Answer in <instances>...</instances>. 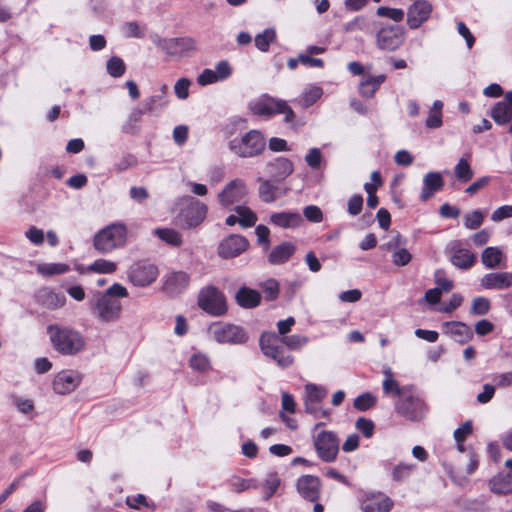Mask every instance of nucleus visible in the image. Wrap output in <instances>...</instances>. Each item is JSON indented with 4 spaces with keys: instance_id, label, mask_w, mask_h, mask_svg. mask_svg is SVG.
Wrapping results in <instances>:
<instances>
[{
    "instance_id": "774afa93",
    "label": "nucleus",
    "mask_w": 512,
    "mask_h": 512,
    "mask_svg": "<svg viewBox=\"0 0 512 512\" xmlns=\"http://www.w3.org/2000/svg\"><path fill=\"white\" fill-rule=\"evenodd\" d=\"M138 164V159L133 154H125L118 163L115 164V169L118 172L124 171L130 167H134Z\"/></svg>"
},
{
    "instance_id": "f03ea898",
    "label": "nucleus",
    "mask_w": 512,
    "mask_h": 512,
    "mask_svg": "<svg viewBox=\"0 0 512 512\" xmlns=\"http://www.w3.org/2000/svg\"><path fill=\"white\" fill-rule=\"evenodd\" d=\"M128 229L121 222L111 223L99 230L93 238V247L99 253L107 254L126 244Z\"/></svg>"
},
{
    "instance_id": "e433bc0d",
    "label": "nucleus",
    "mask_w": 512,
    "mask_h": 512,
    "mask_svg": "<svg viewBox=\"0 0 512 512\" xmlns=\"http://www.w3.org/2000/svg\"><path fill=\"white\" fill-rule=\"evenodd\" d=\"M217 71H213L210 69H205L199 76H198V83L202 86L212 84L216 82L219 79H222L224 76V61H220L216 66Z\"/></svg>"
},
{
    "instance_id": "c03bdc74",
    "label": "nucleus",
    "mask_w": 512,
    "mask_h": 512,
    "mask_svg": "<svg viewBox=\"0 0 512 512\" xmlns=\"http://www.w3.org/2000/svg\"><path fill=\"white\" fill-rule=\"evenodd\" d=\"M281 483L280 477L276 472H271L267 475L264 483H263V490L264 500L270 499L277 491Z\"/></svg>"
},
{
    "instance_id": "f3484780",
    "label": "nucleus",
    "mask_w": 512,
    "mask_h": 512,
    "mask_svg": "<svg viewBox=\"0 0 512 512\" xmlns=\"http://www.w3.org/2000/svg\"><path fill=\"white\" fill-rule=\"evenodd\" d=\"M82 376L74 370H63L53 380V389L57 394L65 395L74 391L81 383Z\"/></svg>"
},
{
    "instance_id": "20e7f679",
    "label": "nucleus",
    "mask_w": 512,
    "mask_h": 512,
    "mask_svg": "<svg viewBox=\"0 0 512 512\" xmlns=\"http://www.w3.org/2000/svg\"><path fill=\"white\" fill-rule=\"evenodd\" d=\"M259 345L263 354L273 359L280 367L287 368L292 365L294 358L287 353L281 343V339L274 332H263L259 339Z\"/></svg>"
},
{
    "instance_id": "a18cd8bd",
    "label": "nucleus",
    "mask_w": 512,
    "mask_h": 512,
    "mask_svg": "<svg viewBox=\"0 0 512 512\" xmlns=\"http://www.w3.org/2000/svg\"><path fill=\"white\" fill-rule=\"evenodd\" d=\"M229 487L232 491L240 493L248 489H257L258 484L253 479L246 480L237 476H233L229 479Z\"/></svg>"
},
{
    "instance_id": "c85d7f7f",
    "label": "nucleus",
    "mask_w": 512,
    "mask_h": 512,
    "mask_svg": "<svg viewBox=\"0 0 512 512\" xmlns=\"http://www.w3.org/2000/svg\"><path fill=\"white\" fill-rule=\"evenodd\" d=\"M236 303L245 309L257 307L261 302V294L254 289L241 287L235 294Z\"/></svg>"
},
{
    "instance_id": "7ed1b4c3",
    "label": "nucleus",
    "mask_w": 512,
    "mask_h": 512,
    "mask_svg": "<svg viewBox=\"0 0 512 512\" xmlns=\"http://www.w3.org/2000/svg\"><path fill=\"white\" fill-rule=\"evenodd\" d=\"M249 108L253 114L259 116L270 117L275 114H284L286 123H293L295 119V114L286 101L268 95H263L251 102Z\"/></svg>"
},
{
    "instance_id": "4468645a",
    "label": "nucleus",
    "mask_w": 512,
    "mask_h": 512,
    "mask_svg": "<svg viewBox=\"0 0 512 512\" xmlns=\"http://www.w3.org/2000/svg\"><path fill=\"white\" fill-rule=\"evenodd\" d=\"M405 245L406 239L399 233H396L382 248L392 253V262L394 265L405 266L412 259V255L405 248Z\"/></svg>"
},
{
    "instance_id": "6ab92c4d",
    "label": "nucleus",
    "mask_w": 512,
    "mask_h": 512,
    "mask_svg": "<svg viewBox=\"0 0 512 512\" xmlns=\"http://www.w3.org/2000/svg\"><path fill=\"white\" fill-rule=\"evenodd\" d=\"M296 488L304 499L315 502L320 497L321 482L317 476L303 475L298 478Z\"/></svg>"
},
{
    "instance_id": "a19ab883",
    "label": "nucleus",
    "mask_w": 512,
    "mask_h": 512,
    "mask_svg": "<svg viewBox=\"0 0 512 512\" xmlns=\"http://www.w3.org/2000/svg\"><path fill=\"white\" fill-rule=\"evenodd\" d=\"M89 272L99 274H113L117 270V264L113 261L103 258L96 259L92 264L87 266Z\"/></svg>"
},
{
    "instance_id": "393cba45",
    "label": "nucleus",
    "mask_w": 512,
    "mask_h": 512,
    "mask_svg": "<svg viewBox=\"0 0 512 512\" xmlns=\"http://www.w3.org/2000/svg\"><path fill=\"white\" fill-rule=\"evenodd\" d=\"M270 222L280 228L295 229L303 224V218L298 212L283 211L271 214Z\"/></svg>"
},
{
    "instance_id": "58836bf2",
    "label": "nucleus",
    "mask_w": 512,
    "mask_h": 512,
    "mask_svg": "<svg viewBox=\"0 0 512 512\" xmlns=\"http://www.w3.org/2000/svg\"><path fill=\"white\" fill-rule=\"evenodd\" d=\"M248 340L245 329L237 325L226 326V342L231 344H244Z\"/></svg>"
},
{
    "instance_id": "39448f33",
    "label": "nucleus",
    "mask_w": 512,
    "mask_h": 512,
    "mask_svg": "<svg viewBox=\"0 0 512 512\" xmlns=\"http://www.w3.org/2000/svg\"><path fill=\"white\" fill-rule=\"evenodd\" d=\"M265 139L257 130H251L241 138L229 142V149L239 157H254L265 149Z\"/></svg>"
},
{
    "instance_id": "9b49d317",
    "label": "nucleus",
    "mask_w": 512,
    "mask_h": 512,
    "mask_svg": "<svg viewBox=\"0 0 512 512\" xmlns=\"http://www.w3.org/2000/svg\"><path fill=\"white\" fill-rule=\"evenodd\" d=\"M395 409L397 413L411 421L422 419L426 410L424 402L410 390L398 399Z\"/></svg>"
},
{
    "instance_id": "412c9836",
    "label": "nucleus",
    "mask_w": 512,
    "mask_h": 512,
    "mask_svg": "<svg viewBox=\"0 0 512 512\" xmlns=\"http://www.w3.org/2000/svg\"><path fill=\"white\" fill-rule=\"evenodd\" d=\"M190 283V276L184 271H176L167 275L163 291L170 295L175 296L182 293Z\"/></svg>"
},
{
    "instance_id": "3c124183",
    "label": "nucleus",
    "mask_w": 512,
    "mask_h": 512,
    "mask_svg": "<svg viewBox=\"0 0 512 512\" xmlns=\"http://www.w3.org/2000/svg\"><path fill=\"white\" fill-rule=\"evenodd\" d=\"M259 197L265 203H272L276 201V188L269 180H261V184L259 186Z\"/></svg>"
},
{
    "instance_id": "6e6552de",
    "label": "nucleus",
    "mask_w": 512,
    "mask_h": 512,
    "mask_svg": "<svg viewBox=\"0 0 512 512\" xmlns=\"http://www.w3.org/2000/svg\"><path fill=\"white\" fill-rule=\"evenodd\" d=\"M207 207L193 197L183 199L179 213V221L182 227L192 228L198 226L205 218Z\"/></svg>"
},
{
    "instance_id": "e2e57ef3",
    "label": "nucleus",
    "mask_w": 512,
    "mask_h": 512,
    "mask_svg": "<svg viewBox=\"0 0 512 512\" xmlns=\"http://www.w3.org/2000/svg\"><path fill=\"white\" fill-rule=\"evenodd\" d=\"M305 218L313 223H320L323 220V213L318 206L309 205L303 210Z\"/></svg>"
},
{
    "instance_id": "2f4dec72",
    "label": "nucleus",
    "mask_w": 512,
    "mask_h": 512,
    "mask_svg": "<svg viewBox=\"0 0 512 512\" xmlns=\"http://www.w3.org/2000/svg\"><path fill=\"white\" fill-rule=\"evenodd\" d=\"M385 379L383 380L382 387L386 396H397L400 399L409 389L401 387L398 381L394 378L390 367L383 370Z\"/></svg>"
},
{
    "instance_id": "4d7b16f0",
    "label": "nucleus",
    "mask_w": 512,
    "mask_h": 512,
    "mask_svg": "<svg viewBox=\"0 0 512 512\" xmlns=\"http://www.w3.org/2000/svg\"><path fill=\"white\" fill-rule=\"evenodd\" d=\"M280 339L282 344L292 350H298L308 343V338L306 336L297 334L284 336Z\"/></svg>"
},
{
    "instance_id": "bb28decb",
    "label": "nucleus",
    "mask_w": 512,
    "mask_h": 512,
    "mask_svg": "<svg viewBox=\"0 0 512 512\" xmlns=\"http://www.w3.org/2000/svg\"><path fill=\"white\" fill-rule=\"evenodd\" d=\"M443 186L444 180L439 172H428L423 178V187L420 194L421 200L424 202L429 200Z\"/></svg>"
},
{
    "instance_id": "4be33fe9",
    "label": "nucleus",
    "mask_w": 512,
    "mask_h": 512,
    "mask_svg": "<svg viewBox=\"0 0 512 512\" xmlns=\"http://www.w3.org/2000/svg\"><path fill=\"white\" fill-rule=\"evenodd\" d=\"M234 214L226 217V225L239 224L242 228H250L257 222V215L247 206L238 205L233 208Z\"/></svg>"
},
{
    "instance_id": "864d4df0",
    "label": "nucleus",
    "mask_w": 512,
    "mask_h": 512,
    "mask_svg": "<svg viewBox=\"0 0 512 512\" xmlns=\"http://www.w3.org/2000/svg\"><path fill=\"white\" fill-rule=\"evenodd\" d=\"M491 308L489 299L479 296L473 299L470 313L476 316L486 315Z\"/></svg>"
},
{
    "instance_id": "f8f14e48",
    "label": "nucleus",
    "mask_w": 512,
    "mask_h": 512,
    "mask_svg": "<svg viewBox=\"0 0 512 512\" xmlns=\"http://www.w3.org/2000/svg\"><path fill=\"white\" fill-rule=\"evenodd\" d=\"M405 31L400 26L389 25L376 33L377 47L385 51H394L404 42Z\"/></svg>"
},
{
    "instance_id": "9d476101",
    "label": "nucleus",
    "mask_w": 512,
    "mask_h": 512,
    "mask_svg": "<svg viewBox=\"0 0 512 512\" xmlns=\"http://www.w3.org/2000/svg\"><path fill=\"white\" fill-rule=\"evenodd\" d=\"M314 447L322 461L333 462L339 452V439L332 431H322L314 437Z\"/></svg>"
},
{
    "instance_id": "69168bd1",
    "label": "nucleus",
    "mask_w": 512,
    "mask_h": 512,
    "mask_svg": "<svg viewBox=\"0 0 512 512\" xmlns=\"http://www.w3.org/2000/svg\"><path fill=\"white\" fill-rule=\"evenodd\" d=\"M508 218H512V205L500 206L491 214V220L493 222H500Z\"/></svg>"
},
{
    "instance_id": "1a4fd4ad",
    "label": "nucleus",
    "mask_w": 512,
    "mask_h": 512,
    "mask_svg": "<svg viewBox=\"0 0 512 512\" xmlns=\"http://www.w3.org/2000/svg\"><path fill=\"white\" fill-rule=\"evenodd\" d=\"M95 309L97 317L105 323L118 321L121 317L122 304L118 299L107 297L99 293L91 305Z\"/></svg>"
},
{
    "instance_id": "338daca9",
    "label": "nucleus",
    "mask_w": 512,
    "mask_h": 512,
    "mask_svg": "<svg viewBox=\"0 0 512 512\" xmlns=\"http://www.w3.org/2000/svg\"><path fill=\"white\" fill-rule=\"evenodd\" d=\"M473 426L471 421H466L463 425L454 431V439L456 442H464L465 439L472 433Z\"/></svg>"
},
{
    "instance_id": "ea45409f",
    "label": "nucleus",
    "mask_w": 512,
    "mask_h": 512,
    "mask_svg": "<svg viewBox=\"0 0 512 512\" xmlns=\"http://www.w3.org/2000/svg\"><path fill=\"white\" fill-rule=\"evenodd\" d=\"M456 179L461 183H466L473 178L474 172L467 159L461 158L454 167Z\"/></svg>"
},
{
    "instance_id": "37998d69",
    "label": "nucleus",
    "mask_w": 512,
    "mask_h": 512,
    "mask_svg": "<svg viewBox=\"0 0 512 512\" xmlns=\"http://www.w3.org/2000/svg\"><path fill=\"white\" fill-rule=\"evenodd\" d=\"M327 395V391L322 386L316 384L305 385L304 402L320 403Z\"/></svg>"
},
{
    "instance_id": "c9c22d12",
    "label": "nucleus",
    "mask_w": 512,
    "mask_h": 512,
    "mask_svg": "<svg viewBox=\"0 0 512 512\" xmlns=\"http://www.w3.org/2000/svg\"><path fill=\"white\" fill-rule=\"evenodd\" d=\"M386 80V76L381 74L378 76H370L361 82L359 92L361 96L371 98Z\"/></svg>"
},
{
    "instance_id": "0eeeda50",
    "label": "nucleus",
    "mask_w": 512,
    "mask_h": 512,
    "mask_svg": "<svg viewBox=\"0 0 512 512\" xmlns=\"http://www.w3.org/2000/svg\"><path fill=\"white\" fill-rule=\"evenodd\" d=\"M159 276L158 267L149 260L135 261L127 271L129 282L136 287H148Z\"/></svg>"
},
{
    "instance_id": "0e129e2a",
    "label": "nucleus",
    "mask_w": 512,
    "mask_h": 512,
    "mask_svg": "<svg viewBox=\"0 0 512 512\" xmlns=\"http://www.w3.org/2000/svg\"><path fill=\"white\" fill-rule=\"evenodd\" d=\"M355 426L365 437H372L374 432L373 421L360 417L357 419Z\"/></svg>"
},
{
    "instance_id": "8fccbe9b",
    "label": "nucleus",
    "mask_w": 512,
    "mask_h": 512,
    "mask_svg": "<svg viewBox=\"0 0 512 512\" xmlns=\"http://www.w3.org/2000/svg\"><path fill=\"white\" fill-rule=\"evenodd\" d=\"M189 366L197 372H207L211 366L208 357L202 353L193 354L189 359Z\"/></svg>"
},
{
    "instance_id": "b1692460",
    "label": "nucleus",
    "mask_w": 512,
    "mask_h": 512,
    "mask_svg": "<svg viewBox=\"0 0 512 512\" xmlns=\"http://www.w3.org/2000/svg\"><path fill=\"white\" fill-rule=\"evenodd\" d=\"M491 117L498 125L507 124L512 120V91L507 92L504 99L494 105Z\"/></svg>"
},
{
    "instance_id": "49530a36",
    "label": "nucleus",
    "mask_w": 512,
    "mask_h": 512,
    "mask_svg": "<svg viewBox=\"0 0 512 512\" xmlns=\"http://www.w3.org/2000/svg\"><path fill=\"white\" fill-rule=\"evenodd\" d=\"M276 38V33L274 29L268 28L264 30L262 33L256 35L255 37V46L262 52H266L269 49V45Z\"/></svg>"
},
{
    "instance_id": "7c9ffc66",
    "label": "nucleus",
    "mask_w": 512,
    "mask_h": 512,
    "mask_svg": "<svg viewBox=\"0 0 512 512\" xmlns=\"http://www.w3.org/2000/svg\"><path fill=\"white\" fill-rule=\"evenodd\" d=\"M269 172L276 180H283L294 171L293 163L284 157L276 158L268 164Z\"/></svg>"
},
{
    "instance_id": "72a5a7b5",
    "label": "nucleus",
    "mask_w": 512,
    "mask_h": 512,
    "mask_svg": "<svg viewBox=\"0 0 512 512\" xmlns=\"http://www.w3.org/2000/svg\"><path fill=\"white\" fill-rule=\"evenodd\" d=\"M247 195V186L242 179H235L226 185V204L242 200Z\"/></svg>"
},
{
    "instance_id": "ddd939ff",
    "label": "nucleus",
    "mask_w": 512,
    "mask_h": 512,
    "mask_svg": "<svg viewBox=\"0 0 512 512\" xmlns=\"http://www.w3.org/2000/svg\"><path fill=\"white\" fill-rule=\"evenodd\" d=\"M198 306L211 315L224 314V299L214 286L203 288L198 295Z\"/></svg>"
},
{
    "instance_id": "4c0bfd02",
    "label": "nucleus",
    "mask_w": 512,
    "mask_h": 512,
    "mask_svg": "<svg viewBox=\"0 0 512 512\" xmlns=\"http://www.w3.org/2000/svg\"><path fill=\"white\" fill-rule=\"evenodd\" d=\"M155 235H157L163 242L174 247H179L183 243L181 234L171 228H157L155 230Z\"/></svg>"
},
{
    "instance_id": "423d86ee",
    "label": "nucleus",
    "mask_w": 512,
    "mask_h": 512,
    "mask_svg": "<svg viewBox=\"0 0 512 512\" xmlns=\"http://www.w3.org/2000/svg\"><path fill=\"white\" fill-rule=\"evenodd\" d=\"M154 43L172 58L187 57L197 49L196 41L191 37L162 38L156 36Z\"/></svg>"
},
{
    "instance_id": "6e6d98bb",
    "label": "nucleus",
    "mask_w": 512,
    "mask_h": 512,
    "mask_svg": "<svg viewBox=\"0 0 512 512\" xmlns=\"http://www.w3.org/2000/svg\"><path fill=\"white\" fill-rule=\"evenodd\" d=\"M376 404V397L371 393H363L354 400V408L359 411H366Z\"/></svg>"
},
{
    "instance_id": "de8ad7c7",
    "label": "nucleus",
    "mask_w": 512,
    "mask_h": 512,
    "mask_svg": "<svg viewBox=\"0 0 512 512\" xmlns=\"http://www.w3.org/2000/svg\"><path fill=\"white\" fill-rule=\"evenodd\" d=\"M323 94V90L319 86H311L305 90L300 100V104L304 108L312 106Z\"/></svg>"
},
{
    "instance_id": "473e14b6",
    "label": "nucleus",
    "mask_w": 512,
    "mask_h": 512,
    "mask_svg": "<svg viewBox=\"0 0 512 512\" xmlns=\"http://www.w3.org/2000/svg\"><path fill=\"white\" fill-rule=\"evenodd\" d=\"M490 489L496 494H509L512 493V473L501 472L494 476L490 482Z\"/></svg>"
},
{
    "instance_id": "bf43d9fd",
    "label": "nucleus",
    "mask_w": 512,
    "mask_h": 512,
    "mask_svg": "<svg viewBox=\"0 0 512 512\" xmlns=\"http://www.w3.org/2000/svg\"><path fill=\"white\" fill-rule=\"evenodd\" d=\"M166 102L163 100V95H152L146 98L143 102L145 112L153 113L157 108L165 106Z\"/></svg>"
},
{
    "instance_id": "79ce46f5",
    "label": "nucleus",
    "mask_w": 512,
    "mask_h": 512,
    "mask_svg": "<svg viewBox=\"0 0 512 512\" xmlns=\"http://www.w3.org/2000/svg\"><path fill=\"white\" fill-rule=\"evenodd\" d=\"M416 468V464L401 462L393 468L392 479L396 482H403L411 476Z\"/></svg>"
},
{
    "instance_id": "cd10ccee",
    "label": "nucleus",
    "mask_w": 512,
    "mask_h": 512,
    "mask_svg": "<svg viewBox=\"0 0 512 512\" xmlns=\"http://www.w3.org/2000/svg\"><path fill=\"white\" fill-rule=\"evenodd\" d=\"M482 264L487 269H495L498 267H506V256L499 247H486L481 253Z\"/></svg>"
},
{
    "instance_id": "a211bd4d",
    "label": "nucleus",
    "mask_w": 512,
    "mask_h": 512,
    "mask_svg": "<svg viewBox=\"0 0 512 512\" xmlns=\"http://www.w3.org/2000/svg\"><path fill=\"white\" fill-rule=\"evenodd\" d=\"M432 12V5L427 0H416L407 11V24L411 29L419 28L427 21Z\"/></svg>"
},
{
    "instance_id": "c756f323",
    "label": "nucleus",
    "mask_w": 512,
    "mask_h": 512,
    "mask_svg": "<svg viewBox=\"0 0 512 512\" xmlns=\"http://www.w3.org/2000/svg\"><path fill=\"white\" fill-rule=\"evenodd\" d=\"M296 247L291 242H283L275 246L268 256V261L272 265H279L287 262L294 254Z\"/></svg>"
},
{
    "instance_id": "f257e3e1",
    "label": "nucleus",
    "mask_w": 512,
    "mask_h": 512,
    "mask_svg": "<svg viewBox=\"0 0 512 512\" xmlns=\"http://www.w3.org/2000/svg\"><path fill=\"white\" fill-rule=\"evenodd\" d=\"M47 334L52 348L62 356H75L86 348L84 335L72 327L50 324Z\"/></svg>"
},
{
    "instance_id": "5701e85b",
    "label": "nucleus",
    "mask_w": 512,
    "mask_h": 512,
    "mask_svg": "<svg viewBox=\"0 0 512 512\" xmlns=\"http://www.w3.org/2000/svg\"><path fill=\"white\" fill-rule=\"evenodd\" d=\"M480 284L487 290H502L512 286V272H491L485 274Z\"/></svg>"
},
{
    "instance_id": "052dcab7",
    "label": "nucleus",
    "mask_w": 512,
    "mask_h": 512,
    "mask_svg": "<svg viewBox=\"0 0 512 512\" xmlns=\"http://www.w3.org/2000/svg\"><path fill=\"white\" fill-rule=\"evenodd\" d=\"M261 288L268 300H274L279 295V283L275 279H267L261 284Z\"/></svg>"
},
{
    "instance_id": "dca6fc26",
    "label": "nucleus",
    "mask_w": 512,
    "mask_h": 512,
    "mask_svg": "<svg viewBox=\"0 0 512 512\" xmlns=\"http://www.w3.org/2000/svg\"><path fill=\"white\" fill-rule=\"evenodd\" d=\"M447 250L450 255L451 263L462 270L471 268L476 262V255L468 249L461 247L460 241H452L448 244Z\"/></svg>"
},
{
    "instance_id": "aec40b11",
    "label": "nucleus",
    "mask_w": 512,
    "mask_h": 512,
    "mask_svg": "<svg viewBox=\"0 0 512 512\" xmlns=\"http://www.w3.org/2000/svg\"><path fill=\"white\" fill-rule=\"evenodd\" d=\"M443 333L460 344L471 341L474 337L472 329L464 322L448 321L442 325Z\"/></svg>"
},
{
    "instance_id": "13d9d810",
    "label": "nucleus",
    "mask_w": 512,
    "mask_h": 512,
    "mask_svg": "<svg viewBox=\"0 0 512 512\" xmlns=\"http://www.w3.org/2000/svg\"><path fill=\"white\" fill-rule=\"evenodd\" d=\"M377 15L380 17H388L395 22H400L404 18V11L398 8L381 6L377 8Z\"/></svg>"
},
{
    "instance_id": "680f3d73",
    "label": "nucleus",
    "mask_w": 512,
    "mask_h": 512,
    "mask_svg": "<svg viewBox=\"0 0 512 512\" xmlns=\"http://www.w3.org/2000/svg\"><path fill=\"white\" fill-rule=\"evenodd\" d=\"M190 85L191 81L188 78L183 77L177 80L174 86L176 96L182 100L188 98Z\"/></svg>"
},
{
    "instance_id": "603ef678",
    "label": "nucleus",
    "mask_w": 512,
    "mask_h": 512,
    "mask_svg": "<svg viewBox=\"0 0 512 512\" xmlns=\"http://www.w3.org/2000/svg\"><path fill=\"white\" fill-rule=\"evenodd\" d=\"M125 70V63L120 57L113 56L107 61V72L110 76L119 78L125 73Z\"/></svg>"
},
{
    "instance_id": "f704fd0d",
    "label": "nucleus",
    "mask_w": 512,
    "mask_h": 512,
    "mask_svg": "<svg viewBox=\"0 0 512 512\" xmlns=\"http://www.w3.org/2000/svg\"><path fill=\"white\" fill-rule=\"evenodd\" d=\"M248 246V240L241 235L233 234L226 237V258L240 255Z\"/></svg>"
},
{
    "instance_id": "09e8293b",
    "label": "nucleus",
    "mask_w": 512,
    "mask_h": 512,
    "mask_svg": "<svg viewBox=\"0 0 512 512\" xmlns=\"http://www.w3.org/2000/svg\"><path fill=\"white\" fill-rule=\"evenodd\" d=\"M69 266L64 263H49L39 265L37 271L45 276L59 275L69 271Z\"/></svg>"
},
{
    "instance_id": "a878e982",
    "label": "nucleus",
    "mask_w": 512,
    "mask_h": 512,
    "mask_svg": "<svg viewBox=\"0 0 512 512\" xmlns=\"http://www.w3.org/2000/svg\"><path fill=\"white\" fill-rule=\"evenodd\" d=\"M36 299L39 304L52 310L61 308L66 303V297L62 293H57L47 287L38 290Z\"/></svg>"
},
{
    "instance_id": "5fc2aeb1",
    "label": "nucleus",
    "mask_w": 512,
    "mask_h": 512,
    "mask_svg": "<svg viewBox=\"0 0 512 512\" xmlns=\"http://www.w3.org/2000/svg\"><path fill=\"white\" fill-rule=\"evenodd\" d=\"M464 226L467 229H477L479 228L484 221V214L480 210H473L470 213L464 215L463 218Z\"/></svg>"
},
{
    "instance_id": "2eb2a0df",
    "label": "nucleus",
    "mask_w": 512,
    "mask_h": 512,
    "mask_svg": "<svg viewBox=\"0 0 512 512\" xmlns=\"http://www.w3.org/2000/svg\"><path fill=\"white\" fill-rule=\"evenodd\" d=\"M393 505V500L381 492L365 494L360 500L363 512H390Z\"/></svg>"
}]
</instances>
